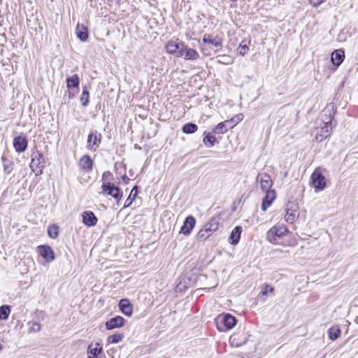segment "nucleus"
I'll return each mask as SVG.
<instances>
[{"instance_id":"7","label":"nucleus","mask_w":358,"mask_h":358,"mask_svg":"<svg viewBox=\"0 0 358 358\" xmlns=\"http://www.w3.org/2000/svg\"><path fill=\"white\" fill-rule=\"evenodd\" d=\"M101 134L97 131H90L87 136V148L92 151H96L101 144Z\"/></svg>"},{"instance_id":"40","label":"nucleus","mask_w":358,"mask_h":358,"mask_svg":"<svg viewBox=\"0 0 358 358\" xmlns=\"http://www.w3.org/2000/svg\"><path fill=\"white\" fill-rule=\"evenodd\" d=\"M273 291V287L268 285H266L265 286L264 289L261 292L260 294L263 296H266L268 292H272Z\"/></svg>"},{"instance_id":"18","label":"nucleus","mask_w":358,"mask_h":358,"mask_svg":"<svg viewBox=\"0 0 358 358\" xmlns=\"http://www.w3.org/2000/svg\"><path fill=\"white\" fill-rule=\"evenodd\" d=\"M119 307L122 313L124 314L126 316L130 317L132 315V305L128 299H121L119 302Z\"/></svg>"},{"instance_id":"27","label":"nucleus","mask_w":358,"mask_h":358,"mask_svg":"<svg viewBox=\"0 0 358 358\" xmlns=\"http://www.w3.org/2000/svg\"><path fill=\"white\" fill-rule=\"evenodd\" d=\"M80 83V78L77 74L66 79V87L69 89L78 87Z\"/></svg>"},{"instance_id":"46","label":"nucleus","mask_w":358,"mask_h":358,"mask_svg":"<svg viewBox=\"0 0 358 358\" xmlns=\"http://www.w3.org/2000/svg\"><path fill=\"white\" fill-rule=\"evenodd\" d=\"M8 169V166L6 165H4V169L5 171H6V169Z\"/></svg>"},{"instance_id":"2","label":"nucleus","mask_w":358,"mask_h":358,"mask_svg":"<svg viewBox=\"0 0 358 358\" xmlns=\"http://www.w3.org/2000/svg\"><path fill=\"white\" fill-rule=\"evenodd\" d=\"M215 323L220 331H226L235 326L236 319L229 313H224L219 315L215 319Z\"/></svg>"},{"instance_id":"20","label":"nucleus","mask_w":358,"mask_h":358,"mask_svg":"<svg viewBox=\"0 0 358 358\" xmlns=\"http://www.w3.org/2000/svg\"><path fill=\"white\" fill-rule=\"evenodd\" d=\"M345 57L344 52L342 50H334L331 54V61L336 66H338Z\"/></svg>"},{"instance_id":"23","label":"nucleus","mask_w":358,"mask_h":358,"mask_svg":"<svg viewBox=\"0 0 358 358\" xmlns=\"http://www.w3.org/2000/svg\"><path fill=\"white\" fill-rule=\"evenodd\" d=\"M76 34L78 38L82 41H86L88 38V31L84 24H78L76 27Z\"/></svg>"},{"instance_id":"21","label":"nucleus","mask_w":358,"mask_h":358,"mask_svg":"<svg viewBox=\"0 0 358 358\" xmlns=\"http://www.w3.org/2000/svg\"><path fill=\"white\" fill-rule=\"evenodd\" d=\"M202 41L204 43H209L215 47H221L222 44V41L220 38L210 34H205Z\"/></svg>"},{"instance_id":"28","label":"nucleus","mask_w":358,"mask_h":358,"mask_svg":"<svg viewBox=\"0 0 358 358\" xmlns=\"http://www.w3.org/2000/svg\"><path fill=\"white\" fill-rule=\"evenodd\" d=\"M179 41H169L166 45V50L169 54H176L177 52V49H178Z\"/></svg>"},{"instance_id":"39","label":"nucleus","mask_w":358,"mask_h":358,"mask_svg":"<svg viewBox=\"0 0 358 358\" xmlns=\"http://www.w3.org/2000/svg\"><path fill=\"white\" fill-rule=\"evenodd\" d=\"M248 50V47L247 42L245 41H243L238 46L239 54L243 56L246 54Z\"/></svg>"},{"instance_id":"31","label":"nucleus","mask_w":358,"mask_h":358,"mask_svg":"<svg viewBox=\"0 0 358 358\" xmlns=\"http://www.w3.org/2000/svg\"><path fill=\"white\" fill-rule=\"evenodd\" d=\"M137 191H138L137 186H134L133 187V189H131L129 196H128V198L125 201V203H124V208H127V207L131 206V204L132 203L133 201L136 197Z\"/></svg>"},{"instance_id":"36","label":"nucleus","mask_w":358,"mask_h":358,"mask_svg":"<svg viewBox=\"0 0 358 358\" xmlns=\"http://www.w3.org/2000/svg\"><path fill=\"white\" fill-rule=\"evenodd\" d=\"M10 312V307L7 305H3L0 307V319L6 320L8 318Z\"/></svg>"},{"instance_id":"37","label":"nucleus","mask_w":358,"mask_h":358,"mask_svg":"<svg viewBox=\"0 0 358 358\" xmlns=\"http://www.w3.org/2000/svg\"><path fill=\"white\" fill-rule=\"evenodd\" d=\"M187 47V46L184 43L179 42L178 49H177V52L176 53V56L178 57H184L185 52H186Z\"/></svg>"},{"instance_id":"16","label":"nucleus","mask_w":358,"mask_h":358,"mask_svg":"<svg viewBox=\"0 0 358 358\" xmlns=\"http://www.w3.org/2000/svg\"><path fill=\"white\" fill-rule=\"evenodd\" d=\"M83 222L87 227H94L97 223V218L92 211H84L82 214Z\"/></svg>"},{"instance_id":"24","label":"nucleus","mask_w":358,"mask_h":358,"mask_svg":"<svg viewBox=\"0 0 358 358\" xmlns=\"http://www.w3.org/2000/svg\"><path fill=\"white\" fill-rule=\"evenodd\" d=\"M102 348L99 346V343H96L94 347L90 345L88 347V358H97Z\"/></svg>"},{"instance_id":"35","label":"nucleus","mask_w":358,"mask_h":358,"mask_svg":"<svg viewBox=\"0 0 358 358\" xmlns=\"http://www.w3.org/2000/svg\"><path fill=\"white\" fill-rule=\"evenodd\" d=\"M124 338V335L122 334H113L108 337L107 341L109 343L115 344L122 341Z\"/></svg>"},{"instance_id":"38","label":"nucleus","mask_w":358,"mask_h":358,"mask_svg":"<svg viewBox=\"0 0 358 358\" xmlns=\"http://www.w3.org/2000/svg\"><path fill=\"white\" fill-rule=\"evenodd\" d=\"M29 331L30 333H31V332H34V333L38 332V331H40V330L41 329V324L38 322H29Z\"/></svg>"},{"instance_id":"42","label":"nucleus","mask_w":358,"mask_h":358,"mask_svg":"<svg viewBox=\"0 0 358 358\" xmlns=\"http://www.w3.org/2000/svg\"><path fill=\"white\" fill-rule=\"evenodd\" d=\"M236 335H233L230 337V342L231 343L232 345H235L236 347L240 346L241 345V343H238L236 342Z\"/></svg>"},{"instance_id":"9","label":"nucleus","mask_w":358,"mask_h":358,"mask_svg":"<svg viewBox=\"0 0 358 358\" xmlns=\"http://www.w3.org/2000/svg\"><path fill=\"white\" fill-rule=\"evenodd\" d=\"M256 181L259 183L263 192L270 191L273 185L271 176L266 173H259L256 177Z\"/></svg>"},{"instance_id":"10","label":"nucleus","mask_w":358,"mask_h":358,"mask_svg":"<svg viewBox=\"0 0 358 358\" xmlns=\"http://www.w3.org/2000/svg\"><path fill=\"white\" fill-rule=\"evenodd\" d=\"M265 192V196L262 199V202L261 205V208L262 211H266L268 208H269L273 202L276 199V192L273 189L270 191H266Z\"/></svg>"},{"instance_id":"3","label":"nucleus","mask_w":358,"mask_h":358,"mask_svg":"<svg viewBox=\"0 0 358 358\" xmlns=\"http://www.w3.org/2000/svg\"><path fill=\"white\" fill-rule=\"evenodd\" d=\"M219 228V221L217 219L213 217L206 223L203 228L197 233L196 238L199 241H203L210 237L212 234L216 231Z\"/></svg>"},{"instance_id":"45","label":"nucleus","mask_w":358,"mask_h":358,"mask_svg":"<svg viewBox=\"0 0 358 358\" xmlns=\"http://www.w3.org/2000/svg\"><path fill=\"white\" fill-rule=\"evenodd\" d=\"M68 94L69 99H71L73 96V95H72L70 92H68Z\"/></svg>"},{"instance_id":"4","label":"nucleus","mask_w":358,"mask_h":358,"mask_svg":"<svg viewBox=\"0 0 358 358\" xmlns=\"http://www.w3.org/2000/svg\"><path fill=\"white\" fill-rule=\"evenodd\" d=\"M288 232L289 230L285 225H275L268 231L266 238L269 242L276 244L278 243V238L285 236Z\"/></svg>"},{"instance_id":"15","label":"nucleus","mask_w":358,"mask_h":358,"mask_svg":"<svg viewBox=\"0 0 358 358\" xmlns=\"http://www.w3.org/2000/svg\"><path fill=\"white\" fill-rule=\"evenodd\" d=\"M38 252L48 262H52L55 258L52 249L48 245H40Z\"/></svg>"},{"instance_id":"33","label":"nucleus","mask_w":358,"mask_h":358,"mask_svg":"<svg viewBox=\"0 0 358 358\" xmlns=\"http://www.w3.org/2000/svg\"><path fill=\"white\" fill-rule=\"evenodd\" d=\"M90 93L86 86L83 87V92L80 97L82 106L85 107L89 103Z\"/></svg>"},{"instance_id":"30","label":"nucleus","mask_w":358,"mask_h":358,"mask_svg":"<svg viewBox=\"0 0 358 358\" xmlns=\"http://www.w3.org/2000/svg\"><path fill=\"white\" fill-rule=\"evenodd\" d=\"M198 129V126L196 124L189 122L182 126V131L185 134H190L196 132Z\"/></svg>"},{"instance_id":"22","label":"nucleus","mask_w":358,"mask_h":358,"mask_svg":"<svg viewBox=\"0 0 358 358\" xmlns=\"http://www.w3.org/2000/svg\"><path fill=\"white\" fill-rule=\"evenodd\" d=\"M242 228L240 226H236L231 232L229 241L231 245H236L240 240Z\"/></svg>"},{"instance_id":"41","label":"nucleus","mask_w":358,"mask_h":358,"mask_svg":"<svg viewBox=\"0 0 358 358\" xmlns=\"http://www.w3.org/2000/svg\"><path fill=\"white\" fill-rule=\"evenodd\" d=\"M324 1V0H309L310 3L313 7H317L318 6L322 4Z\"/></svg>"},{"instance_id":"1","label":"nucleus","mask_w":358,"mask_h":358,"mask_svg":"<svg viewBox=\"0 0 358 358\" xmlns=\"http://www.w3.org/2000/svg\"><path fill=\"white\" fill-rule=\"evenodd\" d=\"M331 110H334V106L329 105L327 107L323 110L322 114V121L324 124V126L320 129L317 128L316 134L315 138L317 141H322L323 139L327 138L331 130Z\"/></svg>"},{"instance_id":"12","label":"nucleus","mask_w":358,"mask_h":358,"mask_svg":"<svg viewBox=\"0 0 358 358\" xmlns=\"http://www.w3.org/2000/svg\"><path fill=\"white\" fill-rule=\"evenodd\" d=\"M93 160L90 155H85L83 156L78 162V166L80 169L87 172L92 171L93 169Z\"/></svg>"},{"instance_id":"11","label":"nucleus","mask_w":358,"mask_h":358,"mask_svg":"<svg viewBox=\"0 0 358 358\" xmlns=\"http://www.w3.org/2000/svg\"><path fill=\"white\" fill-rule=\"evenodd\" d=\"M195 224H196L195 218L192 215L187 216L185 218V220L183 222V224L180 228V233L183 234L185 236L189 235L191 231L194 229Z\"/></svg>"},{"instance_id":"34","label":"nucleus","mask_w":358,"mask_h":358,"mask_svg":"<svg viewBox=\"0 0 358 358\" xmlns=\"http://www.w3.org/2000/svg\"><path fill=\"white\" fill-rule=\"evenodd\" d=\"M217 62L220 64L229 65L233 63V59L227 55H220L217 56Z\"/></svg>"},{"instance_id":"26","label":"nucleus","mask_w":358,"mask_h":358,"mask_svg":"<svg viewBox=\"0 0 358 358\" xmlns=\"http://www.w3.org/2000/svg\"><path fill=\"white\" fill-rule=\"evenodd\" d=\"M184 58L187 60H196L199 58V54L196 50L187 46Z\"/></svg>"},{"instance_id":"29","label":"nucleus","mask_w":358,"mask_h":358,"mask_svg":"<svg viewBox=\"0 0 358 358\" xmlns=\"http://www.w3.org/2000/svg\"><path fill=\"white\" fill-rule=\"evenodd\" d=\"M203 143L209 148L213 146L216 141L215 137L206 131L203 133Z\"/></svg>"},{"instance_id":"19","label":"nucleus","mask_w":358,"mask_h":358,"mask_svg":"<svg viewBox=\"0 0 358 358\" xmlns=\"http://www.w3.org/2000/svg\"><path fill=\"white\" fill-rule=\"evenodd\" d=\"M233 119L230 120H227L222 122H220L214 129L213 132L215 134H224L229 129L232 128L234 126L231 125Z\"/></svg>"},{"instance_id":"8","label":"nucleus","mask_w":358,"mask_h":358,"mask_svg":"<svg viewBox=\"0 0 358 358\" xmlns=\"http://www.w3.org/2000/svg\"><path fill=\"white\" fill-rule=\"evenodd\" d=\"M311 180L316 191H322L326 187L324 176L320 171L315 170L311 175Z\"/></svg>"},{"instance_id":"32","label":"nucleus","mask_w":358,"mask_h":358,"mask_svg":"<svg viewBox=\"0 0 358 358\" xmlns=\"http://www.w3.org/2000/svg\"><path fill=\"white\" fill-rule=\"evenodd\" d=\"M48 234L52 238H57L59 235V227L57 224H52L48 228Z\"/></svg>"},{"instance_id":"5","label":"nucleus","mask_w":358,"mask_h":358,"mask_svg":"<svg viewBox=\"0 0 358 358\" xmlns=\"http://www.w3.org/2000/svg\"><path fill=\"white\" fill-rule=\"evenodd\" d=\"M45 166V159L43 155L38 152H33L31 155V162L30 168L36 176L42 174L43 169Z\"/></svg>"},{"instance_id":"17","label":"nucleus","mask_w":358,"mask_h":358,"mask_svg":"<svg viewBox=\"0 0 358 358\" xmlns=\"http://www.w3.org/2000/svg\"><path fill=\"white\" fill-rule=\"evenodd\" d=\"M13 147L17 152H24L27 148V141L22 136H16L13 139Z\"/></svg>"},{"instance_id":"44","label":"nucleus","mask_w":358,"mask_h":358,"mask_svg":"<svg viewBox=\"0 0 358 358\" xmlns=\"http://www.w3.org/2000/svg\"><path fill=\"white\" fill-rule=\"evenodd\" d=\"M122 179L125 182H127V181L129 180V179L128 178V177L126 176V175H124L122 176Z\"/></svg>"},{"instance_id":"13","label":"nucleus","mask_w":358,"mask_h":358,"mask_svg":"<svg viewBox=\"0 0 358 358\" xmlns=\"http://www.w3.org/2000/svg\"><path fill=\"white\" fill-rule=\"evenodd\" d=\"M285 220L289 223H293L298 217L297 207L295 204L288 205L285 210Z\"/></svg>"},{"instance_id":"14","label":"nucleus","mask_w":358,"mask_h":358,"mask_svg":"<svg viewBox=\"0 0 358 358\" xmlns=\"http://www.w3.org/2000/svg\"><path fill=\"white\" fill-rule=\"evenodd\" d=\"M125 320L122 316H116L109 319L106 322V327L107 329L110 330L115 328H120L124 326Z\"/></svg>"},{"instance_id":"6","label":"nucleus","mask_w":358,"mask_h":358,"mask_svg":"<svg viewBox=\"0 0 358 358\" xmlns=\"http://www.w3.org/2000/svg\"><path fill=\"white\" fill-rule=\"evenodd\" d=\"M101 189V194L106 196H112L117 203H119L122 197V192L120 191V188L116 187L113 183H110L109 182H103Z\"/></svg>"},{"instance_id":"43","label":"nucleus","mask_w":358,"mask_h":358,"mask_svg":"<svg viewBox=\"0 0 358 358\" xmlns=\"http://www.w3.org/2000/svg\"><path fill=\"white\" fill-rule=\"evenodd\" d=\"M111 176V173L110 171H105L103 173V176H102V180H105L106 178H108V176Z\"/></svg>"},{"instance_id":"25","label":"nucleus","mask_w":358,"mask_h":358,"mask_svg":"<svg viewBox=\"0 0 358 358\" xmlns=\"http://www.w3.org/2000/svg\"><path fill=\"white\" fill-rule=\"evenodd\" d=\"M341 331L338 326L335 325L331 327L328 330L329 338L331 341H335L341 336Z\"/></svg>"}]
</instances>
